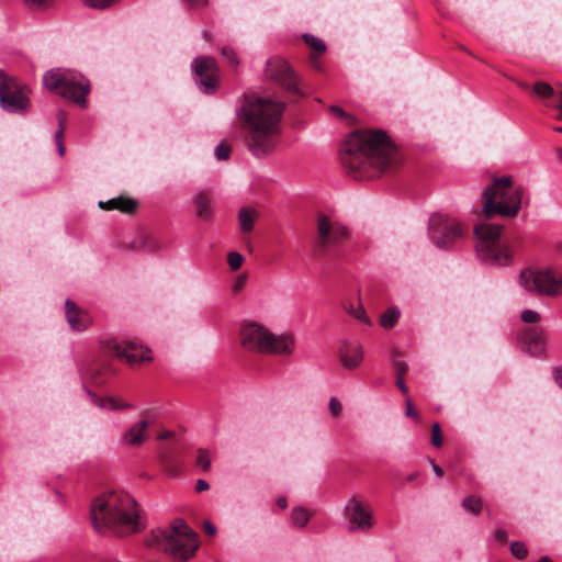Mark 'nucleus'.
I'll return each instance as SVG.
<instances>
[{
	"instance_id": "nucleus-32",
	"label": "nucleus",
	"mask_w": 562,
	"mask_h": 562,
	"mask_svg": "<svg viewBox=\"0 0 562 562\" xmlns=\"http://www.w3.org/2000/svg\"><path fill=\"white\" fill-rule=\"evenodd\" d=\"M510 552L516 559L524 560L528 555V548L521 541H513L510 543Z\"/></svg>"
},
{
	"instance_id": "nucleus-11",
	"label": "nucleus",
	"mask_w": 562,
	"mask_h": 562,
	"mask_svg": "<svg viewBox=\"0 0 562 562\" xmlns=\"http://www.w3.org/2000/svg\"><path fill=\"white\" fill-rule=\"evenodd\" d=\"M30 89L15 77L7 76L0 70V106L12 113H26L30 111Z\"/></svg>"
},
{
	"instance_id": "nucleus-34",
	"label": "nucleus",
	"mask_w": 562,
	"mask_h": 562,
	"mask_svg": "<svg viewBox=\"0 0 562 562\" xmlns=\"http://www.w3.org/2000/svg\"><path fill=\"white\" fill-rule=\"evenodd\" d=\"M221 55L226 59V61L232 66V67H237L238 64H239V59H238V56L235 52V49L231 46H223L221 48Z\"/></svg>"
},
{
	"instance_id": "nucleus-29",
	"label": "nucleus",
	"mask_w": 562,
	"mask_h": 562,
	"mask_svg": "<svg viewBox=\"0 0 562 562\" xmlns=\"http://www.w3.org/2000/svg\"><path fill=\"white\" fill-rule=\"evenodd\" d=\"M310 520V513L304 507H295L291 512V521L296 527H304Z\"/></svg>"
},
{
	"instance_id": "nucleus-35",
	"label": "nucleus",
	"mask_w": 562,
	"mask_h": 562,
	"mask_svg": "<svg viewBox=\"0 0 562 562\" xmlns=\"http://www.w3.org/2000/svg\"><path fill=\"white\" fill-rule=\"evenodd\" d=\"M106 408L111 411L133 409L134 405L127 402H123L120 398L109 396Z\"/></svg>"
},
{
	"instance_id": "nucleus-58",
	"label": "nucleus",
	"mask_w": 562,
	"mask_h": 562,
	"mask_svg": "<svg viewBox=\"0 0 562 562\" xmlns=\"http://www.w3.org/2000/svg\"><path fill=\"white\" fill-rule=\"evenodd\" d=\"M554 248H555L557 252L562 256V239L555 241Z\"/></svg>"
},
{
	"instance_id": "nucleus-62",
	"label": "nucleus",
	"mask_w": 562,
	"mask_h": 562,
	"mask_svg": "<svg viewBox=\"0 0 562 562\" xmlns=\"http://www.w3.org/2000/svg\"><path fill=\"white\" fill-rule=\"evenodd\" d=\"M538 562H553L549 557H541Z\"/></svg>"
},
{
	"instance_id": "nucleus-36",
	"label": "nucleus",
	"mask_w": 562,
	"mask_h": 562,
	"mask_svg": "<svg viewBox=\"0 0 562 562\" xmlns=\"http://www.w3.org/2000/svg\"><path fill=\"white\" fill-rule=\"evenodd\" d=\"M231 145L227 142L223 140L217 144L214 154L218 160H227L231 156Z\"/></svg>"
},
{
	"instance_id": "nucleus-44",
	"label": "nucleus",
	"mask_w": 562,
	"mask_h": 562,
	"mask_svg": "<svg viewBox=\"0 0 562 562\" xmlns=\"http://www.w3.org/2000/svg\"><path fill=\"white\" fill-rule=\"evenodd\" d=\"M342 406L336 397L329 400V411L334 417H338L341 414Z\"/></svg>"
},
{
	"instance_id": "nucleus-55",
	"label": "nucleus",
	"mask_w": 562,
	"mask_h": 562,
	"mask_svg": "<svg viewBox=\"0 0 562 562\" xmlns=\"http://www.w3.org/2000/svg\"><path fill=\"white\" fill-rule=\"evenodd\" d=\"M277 505L281 508V509H285L286 506H288V502H286V498L284 496H279L277 498Z\"/></svg>"
},
{
	"instance_id": "nucleus-53",
	"label": "nucleus",
	"mask_w": 562,
	"mask_h": 562,
	"mask_svg": "<svg viewBox=\"0 0 562 562\" xmlns=\"http://www.w3.org/2000/svg\"><path fill=\"white\" fill-rule=\"evenodd\" d=\"M92 401L97 406L101 408H106L108 397H97L95 395H93Z\"/></svg>"
},
{
	"instance_id": "nucleus-24",
	"label": "nucleus",
	"mask_w": 562,
	"mask_h": 562,
	"mask_svg": "<svg viewBox=\"0 0 562 562\" xmlns=\"http://www.w3.org/2000/svg\"><path fill=\"white\" fill-rule=\"evenodd\" d=\"M258 213L252 207H241L238 212L239 228L243 233H250L254 229Z\"/></svg>"
},
{
	"instance_id": "nucleus-57",
	"label": "nucleus",
	"mask_w": 562,
	"mask_h": 562,
	"mask_svg": "<svg viewBox=\"0 0 562 562\" xmlns=\"http://www.w3.org/2000/svg\"><path fill=\"white\" fill-rule=\"evenodd\" d=\"M204 529L209 535L215 533V527L211 522H205Z\"/></svg>"
},
{
	"instance_id": "nucleus-38",
	"label": "nucleus",
	"mask_w": 562,
	"mask_h": 562,
	"mask_svg": "<svg viewBox=\"0 0 562 562\" xmlns=\"http://www.w3.org/2000/svg\"><path fill=\"white\" fill-rule=\"evenodd\" d=\"M348 313L350 315H352L356 319H358L367 325L371 324L362 305H358L357 307H350L348 310Z\"/></svg>"
},
{
	"instance_id": "nucleus-41",
	"label": "nucleus",
	"mask_w": 562,
	"mask_h": 562,
	"mask_svg": "<svg viewBox=\"0 0 562 562\" xmlns=\"http://www.w3.org/2000/svg\"><path fill=\"white\" fill-rule=\"evenodd\" d=\"M431 443L437 448L442 445V434L438 423L434 424L431 428Z\"/></svg>"
},
{
	"instance_id": "nucleus-19",
	"label": "nucleus",
	"mask_w": 562,
	"mask_h": 562,
	"mask_svg": "<svg viewBox=\"0 0 562 562\" xmlns=\"http://www.w3.org/2000/svg\"><path fill=\"white\" fill-rule=\"evenodd\" d=\"M338 356L345 369L355 370L363 360V348L357 340H342L338 348Z\"/></svg>"
},
{
	"instance_id": "nucleus-5",
	"label": "nucleus",
	"mask_w": 562,
	"mask_h": 562,
	"mask_svg": "<svg viewBox=\"0 0 562 562\" xmlns=\"http://www.w3.org/2000/svg\"><path fill=\"white\" fill-rule=\"evenodd\" d=\"M148 543L168 553L173 562L190 560L199 548L196 532L182 519H176L169 528L154 530Z\"/></svg>"
},
{
	"instance_id": "nucleus-6",
	"label": "nucleus",
	"mask_w": 562,
	"mask_h": 562,
	"mask_svg": "<svg viewBox=\"0 0 562 562\" xmlns=\"http://www.w3.org/2000/svg\"><path fill=\"white\" fill-rule=\"evenodd\" d=\"M239 335L241 346L251 352L290 355L294 349L292 335L276 336L266 327L256 323L243 325Z\"/></svg>"
},
{
	"instance_id": "nucleus-10",
	"label": "nucleus",
	"mask_w": 562,
	"mask_h": 562,
	"mask_svg": "<svg viewBox=\"0 0 562 562\" xmlns=\"http://www.w3.org/2000/svg\"><path fill=\"white\" fill-rule=\"evenodd\" d=\"M465 226L448 214H432L429 220V235L434 244L443 249L452 247L465 236Z\"/></svg>"
},
{
	"instance_id": "nucleus-43",
	"label": "nucleus",
	"mask_w": 562,
	"mask_h": 562,
	"mask_svg": "<svg viewBox=\"0 0 562 562\" xmlns=\"http://www.w3.org/2000/svg\"><path fill=\"white\" fill-rule=\"evenodd\" d=\"M160 247H161V245H160L159 240L154 235L147 233L145 250L146 251H155V250L160 249Z\"/></svg>"
},
{
	"instance_id": "nucleus-42",
	"label": "nucleus",
	"mask_w": 562,
	"mask_h": 562,
	"mask_svg": "<svg viewBox=\"0 0 562 562\" xmlns=\"http://www.w3.org/2000/svg\"><path fill=\"white\" fill-rule=\"evenodd\" d=\"M25 3L35 10H44L53 4L54 0H24Z\"/></svg>"
},
{
	"instance_id": "nucleus-46",
	"label": "nucleus",
	"mask_w": 562,
	"mask_h": 562,
	"mask_svg": "<svg viewBox=\"0 0 562 562\" xmlns=\"http://www.w3.org/2000/svg\"><path fill=\"white\" fill-rule=\"evenodd\" d=\"M405 405H406V416H408L411 418H414V419H418L419 418V414L415 409V407L413 405V402H412L409 396L406 397Z\"/></svg>"
},
{
	"instance_id": "nucleus-64",
	"label": "nucleus",
	"mask_w": 562,
	"mask_h": 562,
	"mask_svg": "<svg viewBox=\"0 0 562 562\" xmlns=\"http://www.w3.org/2000/svg\"><path fill=\"white\" fill-rule=\"evenodd\" d=\"M557 155L560 160H562V148L558 149Z\"/></svg>"
},
{
	"instance_id": "nucleus-40",
	"label": "nucleus",
	"mask_w": 562,
	"mask_h": 562,
	"mask_svg": "<svg viewBox=\"0 0 562 562\" xmlns=\"http://www.w3.org/2000/svg\"><path fill=\"white\" fill-rule=\"evenodd\" d=\"M541 319L540 314L537 311L533 310H525L521 313V321L527 324H537Z\"/></svg>"
},
{
	"instance_id": "nucleus-28",
	"label": "nucleus",
	"mask_w": 562,
	"mask_h": 562,
	"mask_svg": "<svg viewBox=\"0 0 562 562\" xmlns=\"http://www.w3.org/2000/svg\"><path fill=\"white\" fill-rule=\"evenodd\" d=\"M400 315L401 313L396 307H390L380 316V325L385 329H390L396 324Z\"/></svg>"
},
{
	"instance_id": "nucleus-15",
	"label": "nucleus",
	"mask_w": 562,
	"mask_h": 562,
	"mask_svg": "<svg viewBox=\"0 0 562 562\" xmlns=\"http://www.w3.org/2000/svg\"><path fill=\"white\" fill-rule=\"evenodd\" d=\"M108 348L121 360L126 361L131 367H137L145 361L151 360V351L135 342H119L112 340L108 342Z\"/></svg>"
},
{
	"instance_id": "nucleus-47",
	"label": "nucleus",
	"mask_w": 562,
	"mask_h": 562,
	"mask_svg": "<svg viewBox=\"0 0 562 562\" xmlns=\"http://www.w3.org/2000/svg\"><path fill=\"white\" fill-rule=\"evenodd\" d=\"M552 98L555 99V103L552 106L559 111L558 119L562 120V91L554 92Z\"/></svg>"
},
{
	"instance_id": "nucleus-27",
	"label": "nucleus",
	"mask_w": 562,
	"mask_h": 562,
	"mask_svg": "<svg viewBox=\"0 0 562 562\" xmlns=\"http://www.w3.org/2000/svg\"><path fill=\"white\" fill-rule=\"evenodd\" d=\"M461 506L464 510L477 516L483 509V501L481 497L469 495L462 501Z\"/></svg>"
},
{
	"instance_id": "nucleus-18",
	"label": "nucleus",
	"mask_w": 562,
	"mask_h": 562,
	"mask_svg": "<svg viewBox=\"0 0 562 562\" xmlns=\"http://www.w3.org/2000/svg\"><path fill=\"white\" fill-rule=\"evenodd\" d=\"M518 340L522 349L530 356L541 357L544 355L547 338L542 328H527L519 334Z\"/></svg>"
},
{
	"instance_id": "nucleus-21",
	"label": "nucleus",
	"mask_w": 562,
	"mask_h": 562,
	"mask_svg": "<svg viewBox=\"0 0 562 562\" xmlns=\"http://www.w3.org/2000/svg\"><path fill=\"white\" fill-rule=\"evenodd\" d=\"M99 207L105 211L117 210L121 213L132 215L138 210V201L127 195H120L108 201H100Z\"/></svg>"
},
{
	"instance_id": "nucleus-31",
	"label": "nucleus",
	"mask_w": 562,
	"mask_h": 562,
	"mask_svg": "<svg viewBox=\"0 0 562 562\" xmlns=\"http://www.w3.org/2000/svg\"><path fill=\"white\" fill-rule=\"evenodd\" d=\"M329 112L337 119L344 120L348 125H353L356 123V117L346 113L344 109L338 105H331L329 108Z\"/></svg>"
},
{
	"instance_id": "nucleus-60",
	"label": "nucleus",
	"mask_w": 562,
	"mask_h": 562,
	"mask_svg": "<svg viewBox=\"0 0 562 562\" xmlns=\"http://www.w3.org/2000/svg\"><path fill=\"white\" fill-rule=\"evenodd\" d=\"M419 473L418 472H414V473H411L408 476H407V481L411 482L413 480H415L416 477H418Z\"/></svg>"
},
{
	"instance_id": "nucleus-4",
	"label": "nucleus",
	"mask_w": 562,
	"mask_h": 562,
	"mask_svg": "<svg viewBox=\"0 0 562 562\" xmlns=\"http://www.w3.org/2000/svg\"><path fill=\"white\" fill-rule=\"evenodd\" d=\"M483 213L486 218L495 215L514 217L518 214L524 201L528 202L526 189L515 186L512 176L493 178L492 184L482 193Z\"/></svg>"
},
{
	"instance_id": "nucleus-30",
	"label": "nucleus",
	"mask_w": 562,
	"mask_h": 562,
	"mask_svg": "<svg viewBox=\"0 0 562 562\" xmlns=\"http://www.w3.org/2000/svg\"><path fill=\"white\" fill-rule=\"evenodd\" d=\"M81 2L91 9L105 10L120 2V0H81Z\"/></svg>"
},
{
	"instance_id": "nucleus-25",
	"label": "nucleus",
	"mask_w": 562,
	"mask_h": 562,
	"mask_svg": "<svg viewBox=\"0 0 562 562\" xmlns=\"http://www.w3.org/2000/svg\"><path fill=\"white\" fill-rule=\"evenodd\" d=\"M146 240L147 232L138 231L132 240L122 241L120 247L123 250L145 251Z\"/></svg>"
},
{
	"instance_id": "nucleus-12",
	"label": "nucleus",
	"mask_w": 562,
	"mask_h": 562,
	"mask_svg": "<svg viewBox=\"0 0 562 562\" xmlns=\"http://www.w3.org/2000/svg\"><path fill=\"white\" fill-rule=\"evenodd\" d=\"M316 228L317 238L314 248L316 257H323L329 246L337 245L349 236V231L344 224L324 213L317 214Z\"/></svg>"
},
{
	"instance_id": "nucleus-50",
	"label": "nucleus",
	"mask_w": 562,
	"mask_h": 562,
	"mask_svg": "<svg viewBox=\"0 0 562 562\" xmlns=\"http://www.w3.org/2000/svg\"><path fill=\"white\" fill-rule=\"evenodd\" d=\"M494 537L496 540H498L499 542L504 543L507 541V538H508V533L505 529H502V528H498L495 530L494 532Z\"/></svg>"
},
{
	"instance_id": "nucleus-3",
	"label": "nucleus",
	"mask_w": 562,
	"mask_h": 562,
	"mask_svg": "<svg viewBox=\"0 0 562 562\" xmlns=\"http://www.w3.org/2000/svg\"><path fill=\"white\" fill-rule=\"evenodd\" d=\"M90 518L99 533L127 536L142 528L138 504L125 492H109L97 497L91 505Z\"/></svg>"
},
{
	"instance_id": "nucleus-54",
	"label": "nucleus",
	"mask_w": 562,
	"mask_h": 562,
	"mask_svg": "<svg viewBox=\"0 0 562 562\" xmlns=\"http://www.w3.org/2000/svg\"><path fill=\"white\" fill-rule=\"evenodd\" d=\"M553 373L557 384L562 387V368L554 369Z\"/></svg>"
},
{
	"instance_id": "nucleus-59",
	"label": "nucleus",
	"mask_w": 562,
	"mask_h": 562,
	"mask_svg": "<svg viewBox=\"0 0 562 562\" xmlns=\"http://www.w3.org/2000/svg\"><path fill=\"white\" fill-rule=\"evenodd\" d=\"M170 436H171L170 431H164V432L158 435L157 439L165 440V439L169 438Z\"/></svg>"
},
{
	"instance_id": "nucleus-48",
	"label": "nucleus",
	"mask_w": 562,
	"mask_h": 562,
	"mask_svg": "<svg viewBox=\"0 0 562 562\" xmlns=\"http://www.w3.org/2000/svg\"><path fill=\"white\" fill-rule=\"evenodd\" d=\"M55 142L57 145V149L59 155L63 157L65 155V145H64V135L60 132L55 133Z\"/></svg>"
},
{
	"instance_id": "nucleus-45",
	"label": "nucleus",
	"mask_w": 562,
	"mask_h": 562,
	"mask_svg": "<svg viewBox=\"0 0 562 562\" xmlns=\"http://www.w3.org/2000/svg\"><path fill=\"white\" fill-rule=\"evenodd\" d=\"M56 119H57V122H58V130L57 132H60L61 135H64V132L66 130V122H67V114L65 111L63 110H58L57 114H56Z\"/></svg>"
},
{
	"instance_id": "nucleus-26",
	"label": "nucleus",
	"mask_w": 562,
	"mask_h": 562,
	"mask_svg": "<svg viewBox=\"0 0 562 562\" xmlns=\"http://www.w3.org/2000/svg\"><path fill=\"white\" fill-rule=\"evenodd\" d=\"M532 92L536 97L546 102L547 105H550L549 99L554 95V89L547 82L538 81L532 86Z\"/></svg>"
},
{
	"instance_id": "nucleus-56",
	"label": "nucleus",
	"mask_w": 562,
	"mask_h": 562,
	"mask_svg": "<svg viewBox=\"0 0 562 562\" xmlns=\"http://www.w3.org/2000/svg\"><path fill=\"white\" fill-rule=\"evenodd\" d=\"M431 465H432V470H434L435 474L437 476L441 477L443 475V470L438 464H436L432 460H431Z\"/></svg>"
},
{
	"instance_id": "nucleus-20",
	"label": "nucleus",
	"mask_w": 562,
	"mask_h": 562,
	"mask_svg": "<svg viewBox=\"0 0 562 562\" xmlns=\"http://www.w3.org/2000/svg\"><path fill=\"white\" fill-rule=\"evenodd\" d=\"M65 308L66 318L71 329L82 331L91 325L92 318L90 314L78 307L71 300L65 302Z\"/></svg>"
},
{
	"instance_id": "nucleus-63",
	"label": "nucleus",
	"mask_w": 562,
	"mask_h": 562,
	"mask_svg": "<svg viewBox=\"0 0 562 562\" xmlns=\"http://www.w3.org/2000/svg\"><path fill=\"white\" fill-rule=\"evenodd\" d=\"M459 48H460L461 50H464L465 53H468L469 55H471V56H472V53H471L470 50H468L464 46L460 45V46H459Z\"/></svg>"
},
{
	"instance_id": "nucleus-16",
	"label": "nucleus",
	"mask_w": 562,
	"mask_h": 562,
	"mask_svg": "<svg viewBox=\"0 0 562 562\" xmlns=\"http://www.w3.org/2000/svg\"><path fill=\"white\" fill-rule=\"evenodd\" d=\"M349 530L368 531L373 527L372 509L369 504L352 497L346 505Z\"/></svg>"
},
{
	"instance_id": "nucleus-61",
	"label": "nucleus",
	"mask_w": 562,
	"mask_h": 562,
	"mask_svg": "<svg viewBox=\"0 0 562 562\" xmlns=\"http://www.w3.org/2000/svg\"><path fill=\"white\" fill-rule=\"evenodd\" d=\"M517 86L521 89H528V83L525 81H516Z\"/></svg>"
},
{
	"instance_id": "nucleus-23",
	"label": "nucleus",
	"mask_w": 562,
	"mask_h": 562,
	"mask_svg": "<svg viewBox=\"0 0 562 562\" xmlns=\"http://www.w3.org/2000/svg\"><path fill=\"white\" fill-rule=\"evenodd\" d=\"M194 204L196 207V216L201 220H210L212 216L211 199L206 191H200L194 196Z\"/></svg>"
},
{
	"instance_id": "nucleus-22",
	"label": "nucleus",
	"mask_w": 562,
	"mask_h": 562,
	"mask_svg": "<svg viewBox=\"0 0 562 562\" xmlns=\"http://www.w3.org/2000/svg\"><path fill=\"white\" fill-rule=\"evenodd\" d=\"M303 40L306 45L314 50V53L311 55V64L313 68L322 70V63L318 60V56L326 52V44L323 40L313 34H304Z\"/></svg>"
},
{
	"instance_id": "nucleus-52",
	"label": "nucleus",
	"mask_w": 562,
	"mask_h": 562,
	"mask_svg": "<svg viewBox=\"0 0 562 562\" xmlns=\"http://www.w3.org/2000/svg\"><path fill=\"white\" fill-rule=\"evenodd\" d=\"M209 488H210V484L205 480L200 479V480L196 481L195 491L198 493H201V492L206 491Z\"/></svg>"
},
{
	"instance_id": "nucleus-39",
	"label": "nucleus",
	"mask_w": 562,
	"mask_h": 562,
	"mask_svg": "<svg viewBox=\"0 0 562 562\" xmlns=\"http://www.w3.org/2000/svg\"><path fill=\"white\" fill-rule=\"evenodd\" d=\"M395 356H396V351L394 350L393 357H392V364L395 370V374H396V376H404L408 369L407 364L403 360L395 359Z\"/></svg>"
},
{
	"instance_id": "nucleus-17",
	"label": "nucleus",
	"mask_w": 562,
	"mask_h": 562,
	"mask_svg": "<svg viewBox=\"0 0 562 562\" xmlns=\"http://www.w3.org/2000/svg\"><path fill=\"white\" fill-rule=\"evenodd\" d=\"M140 419L130 426L121 437V442L127 447H140L148 438L147 428L156 420L157 413L154 409H145L140 413Z\"/></svg>"
},
{
	"instance_id": "nucleus-51",
	"label": "nucleus",
	"mask_w": 562,
	"mask_h": 562,
	"mask_svg": "<svg viewBox=\"0 0 562 562\" xmlns=\"http://www.w3.org/2000/svg\"><path fill=\"white\" fill-rule=\"evenodd\" d=\"M396 386L401 390L403 395L408 396V387L405 384L404 376H396Z\"/></svg>"
},
{
	"instance_id": "nucleus-14",
	"label": "nucleus",
	"mask_w": 562,
	"mask_h": 562,
	"mask_svg": "<svg viewBox=\"0 0 562 562\" xmlns=\"http://www.w3.org/2000/svg\"><path fill=\"white\" fill-rule=\"evenodd\" d=\"M194 74L200 89L205 92H214L218 83V68L216 60L210 56H200L193 60Z\"/></svg>"
},
{
	"instance_id": "nucleus-7",
	"label": "nucleus",
	"mask_w": 562,
	"mask_h": 562,
	"mask_svg": "<svg viewBox=\"0 0 562 562\" xmlns=\"http://www.w3.org/2000/svg\"><path fill=\"white\" fill-rule=\"evenodd\" d=\"M502 231V225L491 223H481L474 227L476 252L483 261L490 265L506 266L512 260L508 248L501 244Z\"/></svg>"
},
{
	"instance_id": "nucleus-37",
	"label": "nucleus",
	"mask_w": 562,
	"mask_h": 562,
	"mask_svg": "<svg viewBox=\"0 0 562 562\" xmlns=\"http://www.w3.org/2000/svg\"><path fill=\"white\" fill-rule=\"evenodd\" d=\"M227 262H228L229 268L233 271H236L241 267V265L244 262V257L237 251H232L227 256Z\"/></svg>"
},
{
	"instance_id": "nucleus-8",
	"label": "nucleus",
	"mask_w": 562,
	"mask_h": 562,
	"mask_svg": "<svg viewBox=\"0 0 562 562\" xmlns=\"http://www.w3.org/2000/svg\"><path fill=\"white\" fill-rule=\"evenodd\" d=\"M44 86L53 92L69 99L81 106L86 105V97L90 91L89 80H79L69 71L60 68L50 69L43 77Z\"/></svg>"
},
{
	"instance_id": "nucleus-33",
	"label": "nucleus",
	"mask_w": 562,
	"mask_h": 562,
	"mask_svg": "<svg viewBox=\"0 0 562 562\" xmlns=\"http://www.w3.org/2000/svg\"><path fill=\"white\" fill-rule=\"evenodd\" d=\"M195 464H196V467L201 468L202 471H207L210 469L211 458H210V453L207 450H205V449L198 450Z\"/></svg>"
},
{
	"instance_id": "nucleus-49",
	"label": "nucleus",
	"mask_w": 562,
	"mask_h": 562,
	"mask_svg": "<svg viewBox=\"0 0 562 562\" xmlns=\"http://www.w3.org/2000/svg\"><path fill=\"white\" fill-rule=\"evenodd\" d=\"M247 277L245 274H240L236 278L234 284H233V291L239 292L246 284Z\"/></svg>"
},
{
	"instance_id": "nucleus-13",
	"label": "nucleus",
	"mask_w": 562,
	"mask_h": 562,
	"mask_svg": "<svg viewBox=\"0 0 562 562\" xmlns=\"http://www.w3.org/2000/svg\"><path fill=\"white\" fill-rule=\"evenodd\" d=\"M265 76L267 79L276 81L282 88L293 93L300 92L299 79L294 70L291 68L288 61L281 57H271L267 61Z\"/></svg>"
},
{
	"instance_id": "nucleus-9",
	"label": "nucleus",
	"mask_w": 562,
	"mask_h": 562,
	"mask_svg": "<svg viewBox=\"0 0 562 562\" xmlns=\"http://www.w3.org/2000/svg\"><path fill=\"white\" fill-rule=\"evenodd\" d=\"M519 282L532 294L557 296L562 293V273L555 269H526L520 272Z\"/></svg>"
},
{
	"instance_id": "nucleus-2",
	"label": "nucleus",
	"mask_w": 562,
	"mask_h": 562,
	"mask_svg": "<svg viewBox=\"0 0 562 562\" xmlns=\"http://www.w3.org/2000/svg\"><path fill=\"white\" fill-rule=\"evenodd\" d=\"M285 104L257 92H245L240 98L237 116L248 131L246 144L257 157L267 155L273 148V137L280 132V121Z\"/></svg>"
},
{
	"instance_id": "nucleus-1",
	"label": "nucleus",
	"mask_w": 562,
	"mask_h": 562,
	"mask_svg": "<svg viewBox=\"0 0 562 562\" xmlns=\"http://www.w3.org/2000/svg\"><path fill=\"white\" fill-rule=\"evenodd\" d=\"M394 154V146L384 131L357 130L344 142L340 162L355 180H366L391 168Z\"/></svg>"
}]
</instances>
